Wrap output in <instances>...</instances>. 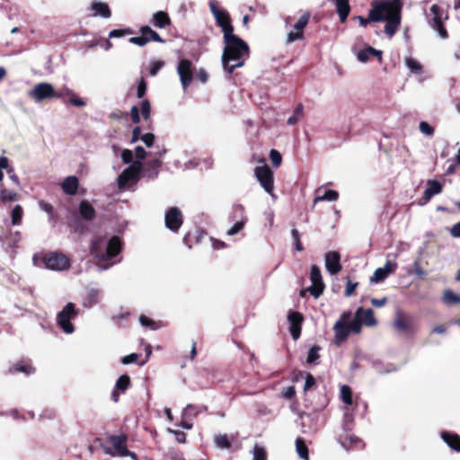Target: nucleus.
I'll return each instance as SVG.
<instances>
[{"label":"nucleus","mask_w":460,"mask_h":460,"mask_svg":"<svg viewBox=\"0 0 460 460\" xmlns=\"http://www.w3.org/2000/svg\"><path fill=\"white\" fill-rule=\"evenodd\" d=\"M209 9L214 15L217 25L222 28L224 35L230 34L234 31L229 13L225 10L219 9L218 3L216 0L209 2Z\"/></svg>","instance_id":"obj_9"},{"label":"nucleus","mask_w":460,"mask_h":460,"mask_svg":"<svg viewBox=\"0 0 460 460\" xmlns=\"http://www.w3.org/2000/svg\"><path fill=\"white\" fill-rule=\"evenodd\" d=\"M32 261L36 267H44L51 270H65L70 267L69 259L66 255L58 252L44 257L34 255Z\"/></svg>","instance_id":"obj_5"},{"label":"nucleus","mask_w":460,"mask_h":460,"mask_svg":"<svg viewBox=\"0 0 460 460\" xmlns=\"http://www.w3.org/2000/svg\"><path fill=\"white\" fill-rule=\"evenodd\" d=\"M270 158L274 167H279L282 162V156L280 153L275 149L270 150Z\"/></svg>","instance_id":"obj_47"},{"label":"nucleus","mask_w":460,"mask_h":460,"mask_svg":"<svg viewBox=\"0 0 460 460\" xmlns=\"http://www.w3.org/2000/svg\"><path fill=\"white\" fill-rule=\"evenodd\" d=\"M177 72L184 91L191 84L195 75L202 84H205L208 77L207 72L202 68L196 73L195 67L190 59H181L177 66Z\"/></svg>","instance_id":"obj_4"},{"label":"nucleus","mask_w":460,"mask_h":460,"mask_svg":"<svg viewBox=\"0 0 460 460\" xmlns=\"http://www.w3.org/2000/svg\"><path fill=\"white\" fill-rule=\"evenodd\" d=\"M161 165V161L158 158L146 164V173L148 177H155L158 174V169Z\"/></svg>","instance_id":"obj_37"},{"label":"nucleus","mask_w":460,"mask_h":460,"mask_svg":"<svg viewBox=\"0 0 460 460\" xmlns=\"http://www.w3.org/2000/svg\"><path fill=\"white\" fill-rule=\"evenodd\" d=\"M353 53L357 56V58H369V56H374L376 58H381L382 51L377 50L371 46L363 43L358 42L352 48Z\"/></svg>","instance_id":"obj_19"},{"label":"nucleus","mask_w":460,"mask_h":460,"mask_svg":"<svg viewBox=\"0 0 460 460\" xmlns=\"http://www.w3.org/2000/svg\"><path fill=\"white\" fill-rule=\"evenodd\" d=\"M397 269V263L387 261L384 267L377 268L373 276L370 277L371 283H379L385 279L390 274L394 273Z\"/></svg>","instance_id":"obj_17"},{"label":"nucleus","mask_w":460,"mask_h":460,"mask_svg":"<svg viewBox=\"0 0 460 460\" xmlns=\"http://www.w3.org/2000/svg\"><path fill=\"white\" fill-rule=\"evenodd\" d=\"M420 131L425 136H432L434 133V128L428 122L421 121L419 125Z\"/></svg>","instance_id":"obj_50"},{"label":"nucleus","mask_w":460,"mask_h":460,"mask_svg":"<svg viewBox=\"0 0 460 460\" xmlns=\"http://www.w3.org/2000/svg\"><path fill=\"white\" fill-rule=\"evenodd\" d=\"M75 315L76 312L73 303L66 304L62 311L58 313L57 322L64 332L70 334L74 332V325L70 321L72 318L75 317Z\"/></svg>","instance_id":"obj_12"},{"label":"nucleus","mask_w":460,"mask_h":460,"mask_svg":"<svg viewBox=\"0 0 460 460\" xmlns=\"http://www.w3.org/2000/svg\"><path fill=\"white\" fill-rule=\"evenodd\" d=\"M130 385V378L124 375L119 377L116 382L115 388L121 390L122 392L126 391Z\"/></svg>","instance_id":"obj_43"},{"label":"nucleus","mask_w":460,"mask_h":460,"mask_svg":"<svg viewBox=\"0 0 460 460\" xmlns=\"http://www.w3.org/2000/svg\"><path fill=\"white\" fill-rule=\"evenodd\" d=\"M334 3L341 22H345L350 12L349 1L334 0Z\"/></svg>","instance_id":"obj_25"},{"label":"nucleus","mask_w":460,"mask_h":460,"mask_svg":"<svg viewBox=\"0 0 460 460\" xmlns=\"http://www.w3.org/2000/svg\"><path fill=\"white\" fill-rule=\"evenodd\" d=\"M351 319V313L347 311L344 312L339 320L336 321L333 331H334V342L336 345L341 344L344 341L347 340L349 331L348 327V323Z\"/></svg>","instance_id":"obj_11"},{"label":"nucleus","mask_w":460,"mask_h":460,"mask_svg":"<svg viewBox=\"0 0 460 460\" xmlns=\"http://www.w3.org/2000/svg\"><path fill=\"white\" fill-rule=\"evenodd\" d=\"M450 234L455 238H460V222L453 225L450 229Z\"/></svg>","instance_id":"obj_64"},{"label":"nucleus","mask_w":460,"mask_h":460,"mask_svg":"<svg viewBox=\"0 0 460 460\" xmlns=\"http://www.w3.org/2000/svg\"><path fill=\"white\" fill-rule=\"evenodd\" d=\"M143 165L139 161L133 162L118 177V187L119 190H127L131 184L136 183L139 179Z\"/></svg>","instance_id":"obj_8"},{"label":"nucleus","mask_w":460,"mask_h":460,"mask_svg":"<svg viewBox=\"0 0 460 460\" xmlns=\"http://www.w3.org/2000/svg\"><path fill=\"white\" fill-rule=\"evenodd\" d=\"M137 358H138V355L137 353H132V354H129L128 356H125L122 358L121 362L124 365H128V364L136 362Z\"/></svg>","instance_id":"obj_60"},{"label":"nucleus","mask_w":460,"mask_h":460,"mask_svg":"<svg viewBox=\"0 0 460 460\" xmlns=\"http://www.w3.org/2000/svg\"><path fill=\"white\" fill-rule=\"evenodd\" d=\"M303 37H304V33L302 31H290L288 34V41L293 42L295 40L303 39Z\"/></svg>","instance_id":"obj_57"},{"label":"nucleus","mask_w":460,"mask_h":460,"mask_svg":"<svg viewBox=\"0 0 460 460\" xmlns=\"http://www.w3.org/2000/svg\"><path fill=\"white\" fill-rule=\"evenodd\" d=\"M164 63L162 61H154L150 64L149 74L154 76L163 67Z\"/></svg>","instance_id":"obj_52"},{"label":"nucleus","mask_w":460,"mask_h":460,"mask_svg":"<svg viewBox=\"0 0 460 460\" xmlns=\"http://www.w3.org/2000/svg\"><path fill=\"white\" fill-rule=\"evenodd\" d=\"M244 223L242 221L236 222L227 232L228 235H234L241 231L243 227Z\"/></svg>","instance_id":"obj_58"},{"label":"nucleus","mask_w":460,"mask_h":460,"mask_svg":"<svg viewBox=\"0 0 460 460\" xmlns=\"http://www.w3.org/2000/svg\"><path fill=\"white\" fill-rule=\"evenodd\" d=\"M101 296V290L97 288H90L87 290L85 296L83 298V305L90 308L99 303Z\"/></svg>","instance_id":"obj_24"},{"label":"nucleus","mask_w":460,"mask_h":460,"mask_svg":"<svg viewBox=\"0 0 460 460\" xmlns=\"http://www.w3.org/2000/svg\"><path fill=\"white\" fill-rule=\"evenodd\" d=\"M28 95L39 102L45 99L60 98L61 94L56 93L53 85L49 83H39L28 93Z\"/></svg>","instance_id":"obj_10"},{"label":"nucleus","mask_w":460,"mask_h":460,"mask_svg":"<svg viewBox=\"0 0 460 460\" xmlns=\"http://www.w3.org/2000/svg\"><path fill=\"white\" fill-rule=\"evenodd\" d=\"M411 318L401 312L396 314L394 327L399 332H408L411 328Z\"/></svg>","instance_id":"obj_23"},{"label":"nucleus","mask_w":460,"mask_h":460,"mask_svg":"<svg viewBox=\"0 0 460 460\" xmlns=\"http://www.w3.org/2000/svg\"><path fill=\"white\" fill-rule=\"evenodd\" d=\"M225 48L221 58H243L249 56L250 49L248 44L234 34L224 35Z\"/></svg>","instance_id":"obj_3"},{"label":"nucleus","mask_w":460,"mask_h":460,"mask_svg":"<svg viewBox=\"0 0 460 460\" xmlns=\"http://www.w3.org/2000/svg\"><path fill=\"white\" fill-rule=\"evenodd\" d=\"M18 193L14 190H7L2 188L0 190V201L2 202H11L18 199Z\"/></svg>","instance_id":"obj_36"},{"label":"nucleus","mask_w":460,"mask_h":460,"mask_svg":"<svg viewBox=\"0 0 460 460\" xmlns=\"http://www.w3.org/2000/svg\"><path fill=\"white\" fill-rule=\"evenodd\" d=\"M34 371L35 369L31 365L25 364L24 362H18L10 368V372H22L26 375H30Z\"/></svg>","instance_id":"obj_39"},{"label":"nucleus","mask_w":460,"mask_h":460,"mask_svg":"<svg viewBox=\"0 0 460 460\" xmlns=\"http://www.w3.org/2000/svg\"><path fill=\"white\" fill-rule=\"evenodd\" d=\"M61 187L66 194L75 195L78 189V179L75 176H68L64 180Z\"/></svg>","instance_id":"obj_28"},{"label":"nucleus","mask_w":460,"mask_h":460,"mask_svg":"<svg viewBox=\"0 0 460 460\" xmlns=\"http://www.w3.org/2000/svg\"><path fill=\"white\" fill-rule=\"evenodd\" d=\"M22 208L21 205H15L12 211V225L19 226L22 223Z\"/></svg>","instance_id":"obj_40"},{"label":"nucleus","mask_w":460,"mask_h":460,"mask_svg":"<svg viewBox=\"0 0 460 460\" xmlns=\"http://www.w3.org/2000/svg\"><path fill=\"white\" fill-rule=\"evenodd\" d=\"M321 193V189H318L316 190V196L314 199V203L320 202V201H334L337 200L339 198V193L336 190H325L323 195Z\"/></svg>","instance_id":"obj_31"},{"label":"nucleus","mask_w":460,"mask_h":460,"mask_svg":"<svg viewBox=\"0 0 460 460\" xmlns=\"http://www.w3.org/2000/svg\"><path fill=\"white\" fill-rule=\"evenodd\" d=\"M309 14H303L300 16V18L297 20V22L294 25V29L296 31H304L305 27L307 25L309 22Z\"/></svg>","instance_id":"obj_46"},{"label":"nucleus","mask_w":460,"mask_h":460,"mask_svg":"<svg viewBox=\"0 0 460 460\" xmlns=\"http://www.w3.org/2000/svg\"><path fill=\"white\" fill-rule=\"evenodd\" d=\"M222 66L225 71L232 74L235 68L243 66V61L241 59H222Z\"/></svg>","instance_id":"obj_33"},{"label":"nucleus","mask_w":460,"mask_h":460,"mask_svg":"<svg viewBox=\"0 0 460 460\" xmlns=\"http://www.w3.org/2000/svg\"><path fill=\"white\" fill-rule=\"evenodd\" d=\"M356 318H358L362 324L367 326H375L376 325V320L374 316V312L372 309H364L362 307L358 308L356 311Z\"/></svg>","instance_id":"obj_22"},{"label":"nucleus","mask_w":460,"mask_h":460,"mask_svg":"<svg viewBox=\"0 0 460 460\" xmlns=\"http://www.w3.org/2000/svg\"><path fill=\"white\" fill-rule=\"evenodd\" d=\"M79 215L83 219L90 221L95 217V209L87 200H83L79 205Z\"/></svg>","instance_id":"obj_29"},{"label":"nucleus","mask_w":460,"mask_h":460,"mask_svg":"<svg viewBox=\"0 0 460 460\" xmlns=\"http://www.w3.org/2000/svg\"><path fill=\"white\" fill-rule=\"evenodd\" d=\"M405 65L411 74L421 75L423 67L418 59H405Z\"/></svg>","instance_id":"obj_34"},{"label":"nucleus","mask_w":460,"mask_h":460,"mask_svg":"<svg viewBox=\"0 0 460 460\" xmlns=\"http://www.w3.org/2000/svg\"><path fill=\"white\" fill-rule=\"evenodd\" d=\"M441 438L450 448L460 452V437L457 434L442 432Z\"/></svg>","instance_id":"obj_27"},{"label":"nucleus","mask_w":460,"mask_h":460,"mask_svg":"<svg viewBox=\"0 0 460 460\" xmlns=\"http://www.w3.org/2000/svg\"><path fill=\"white\" fill-rule=\"evenodd\" d=\"M310 280L312 285L308 288L307 290L311 293V295L317 298L323 294L324 290V284L323 282L320 269L316 265H313L311 267Z\"/></svg>","instance_id":"obj_15"},{"label":"nucleus","mask_w":460,"mask_h":460,"mask_svg":"<svg viewBox=\"0 0 460 460\" xmlns=\"http://www.w3.org/2000/svg\"><path fill=\"white\" fill-rule=\"evenodd\" d=\"M341 400L348 405L352 404V394L351 390L348 385H342L341 387Z\"/></svg>","instance_id":"obj_42"},{"label":"nucleus","mask_w":460,"mask_h":460,"mask_svg":"<svg viewBox=\"0 0 460 460\" xmlns=\"http://www.w3.org/2000/svg\"><path fill=\"white\" fill-rule=\"evenodd\" d=\"M121 159L124 164H132L133 153L129 149H124L121 154Z\"/></svg>","instance_id":"obj_56"},{"label":"nucleus","mask_w":460,"mask_h":460,"mask_svg":"<svg viewBox=\"0 0 460 460\" xmlns=\"http://www.w3.org/2000/svg\"><path fill=\"white\" fill-rule=\"evenodd\" d=\"M432 18L429 20L430 27L435 30L442 39L448 38V32L444 25L442 11L438 4H433L430 7Z\"/></svg>","instance_id":"obj_13"},{"label":"nucleus","mask_w":460,"mask_h":460,"mask_svg":"<svg viewBox=\"0 0 460 460\" xmlns=\"http://www.w3.org/2000/svg\"><path fill=\"white\" fill-rule=\"evenodd\" d=\"M358 443H360V440L353 436L347 437L344 441H341L342 447L348 449L352 446H356Z\"/></svg>","instance_id":"obj_51"},{"label":"nucleus","mask_w":460,"mask_h":460,"mask_svg":"<svg viewBox=\"0 0 460 460\" xmlns=\"http://www.w3.org/2000/svg\"><path fill=\"white\" fill-rule=\"evenodd\" d=\"M402 0H374L367 18L357 16L361 26H367L370 22L385 21V33L392 38L397 31L402 18Z\"/></svg>","instance_id":"obj_1"},{"label":"nucleus","mask_w":460,"mask_h":460,"mask_svg":"<svg viewBox=\"0 0 460 460\" xmlns=\"http://www.w3.org/2000/svg\"><path fill=\"white\" fill-rule=\"evenodd\" d=\"M442 300L447 305H455L460 303V296L454 293L452 290L447 289L444 292Z\"/></svg>","instance_id":"obj_38"},{"label":"nucleus","mask_w":460,"mask_h":460,"mask_svg":"<svg viewBox=\"0 0 460 460\" xmlns=\"http://www.w3.org/2000/svg\"><path fill=\"white\" fill-rule=\"evenodd\" d=\"M315 384V379L311 374H306L305 382V390L310 389Z\"/></svg>","instance_id":"obj_61"},{"label":"nucleus","mask_w":460,"mask_h":460,"mask_svg":"<svg viewBox=\"0 0 460 460\" xmlns=\"http://www.w3.org/2000/svg\"><path fill=\"white\" fill-rule=\"evenodd\" d=\"M153 23L157 28H164L171 23L170 17L167 13L158 11L153 15Z\"/></svg>","instance_id":"obj_30"},{"label":"nucleus","mask_w":460,"mask_h":460,"mask_svg":"<svg viewBox=\"0 0 460 460\" xmlns=\"http://www.w3.org/2000/svg\"><path fill=\"white\" fill-rule=\"evenodd\" d=\"M215 444L218 448H229L230 442L226 435H217L215 437Z\"/></svg>","instance_id":"obj_44"},{"label":"nucleus","mask_w":460,"mask_h":460,"mask_svg":"<svg viewBox=\"0 0 460 460\" xmlns=\"http://www.w3.org/2000/svg\"><path fill=\"white\" fill-rule=\"evenodd\" d=\"M141 140L147 147H150L154 144L155 136L152 133H146L141 137Z\"/></svg>","instance_id":"obj_54"},{"label":"nucleus","mask_w":460,"mask_h":460,"mask_svg":"<svg viewBox=\"0 0 460 460\" xmlns=\"http://www.w3.org/2000/svg\"><path fill=\"white\" fill-rule=\"evenodd\" d=\"M135 155H136L137 161L140 162L141 160H143L146 157V152L142 146H138L135 148Z\"/></svg>","instance_id":"obj_63"},{"label":"nucleus","mask_w":460,"mask_h":460,"mask_svg":"<svg viewBox=\"0 0 460 460\" xmlns=\"http://www.w3.org/2000/svg\"><path fill=\"white\" fill-rule=\"evenodd\" d=\"M141 35L137 37H132L129 39V42L138 45L145 46L147 42L153 40L156 42H164V40L160 37V35L152 30L149 26L145 25L142 26L139 30Z\"/></svg>","instance_id":"obj_14"},{"label":"nucleus","mask_w":460,"mask_h":460,"mask_svg":"<svg viewBox=\"0 0 460 460\" xmlns=\"http://www.w3.org/2000/svg\"><path fill=\"white\" fill-rule=\"evenodd\" d=\"M69 102L76 107H84L86 105L85 102L80 99L77 95L75 93L71 95L69 99Z\"/></svg>","instance_id":"obj_55"},{"label":"nucleus","mask_w":460,"mask_h":460,"mask_svg":"<svg viewBox=\"0 0 460 460\" xmlns=\"http://www.w3.org/2000/svg\"><path fill=\"white\" fill-rule=\"evenodd\" d=\"M296 450L303 460H309L308 448L302 438L296 439Z\"/></svg>","instance_id":"obj_35"},{"label":"nucleus","mask_w":460,"mask_h":460,"mask_svg":"<svg viewBox=\"0 0 460 460\" xmlns=\"http://www.w3.org/2000/svg\"><path fill=\"white\" fill-rule=\"evenodd\" d=\"M207 408L203 406H196L188 404L182 411V419H189L197 416L199 413L206 411Z\"/></svg>","instance_id":"obj_32"},{"label":"nucleus","mask_w":460,"mask_h":460,"mask_svg":"<svg viewBox=\"0 0 460 460\" xmlns=\"http://www.w3.org/2000/svg\"><path fill=\"white\" fill-rule=\"evenodd\" d=\"M357 287H358V282H352L350 280H348L347 284H346L345 296H352Z\"/></svg>","instance_id":"obj_53"},{"label":"nucleus","mask_w":460,"mask_h":460,"mask_svg":"<svg viewBox=\"0 0 460 460\" xmlns=\"http://www.w3.org/2000/svg\"><path fill=\"white\" fill-rule=\"evenodd\" d=\"M341 254L336 251L328 252L325 254V268L332 274H337L341 270Z\"/></svg>","instance_id":"obj_18"},{"label":"nucleus","mask_w":460,"mask_h":460,"mask_svg":"<svg viewBox=\"0 0 460 460\" xmlns=\"http://www.w3.org/2000/svg\"><path fill=\"white\" fill-rule=\"evenodd\" d=\"M133 32H134L133 30L130 28L116 29V30L111 31L109 33V38L123 37V36H127V35H131V34H133Z\"/></svg>","instance_id":"obj_45"},{"label":"nucleus","mask_w":460,"mask_h":460,"mask_svg":"<svg viewBox=\"0 0 460 460\" xmlns=\"http://www.w3.org/2000/svg\"><path fill=\"white\" fill-rule=\"evenodd\" d=\"M290 323V333L294 340H297L301 334V323L303 317L301 314L297 312H291L288 316Z\"/></svg>","instance_id":"obj_20"},{"label":"nucleus","mask_w":460,"mask_h":460,"mask_svg":"<svg viewBox=\"0 0 460 460\" xmlns=\"http://www.w3.org/2000/svg\"><path fill=\"white\" fill-rule=\"evenodd\" d=\"M91 9L93 11V16L100 15L103 18H110L111 16V11L106 3L93 2L91 4Z\"/></svg>","instance_id":"obj_26"},{"label":"nucleus","mask_w":460,"mask_h":460,"mask_svg":"<svg viewBox=\"0 0 460 460\" xmlns=\"http://www.w3.org/2000/svg\"><path fill=\"white\" fill-rule=\"evenodd\" d=\"M108 442L111 447L102 445V447L105 454L112 456H130L132 459L137 460V455L130 452L126 447V438L122 436H111Z\"/></svg>","instance_id":"obj_6"},{"label":"nucleus","mask_w":460,"mask_h":460,"mask_svg":"<svg viewBox=\"0 0 460 460\" xmlns=\"http://www.w3.org/2000/svg\"><path fill=\"white\" fill-rule=\"evenodd\" d=\"M361 325H362V323L360 322V320L358 318L355 317L354 320H352V321L349 320V322L348 323L349 331L355 332V333H359L361 331Z\"/></svg>","instance_id":"obj_49"},{"label":"nucleus","mask_w":460,"mask_h":460,"mask_svg":"<svg viewBox=\"0 0 460 460\" xmlns=\"http://www.w3.org/2000/svg\"><path fill=\"white\" fill-rule=\"evenodd\" d=\"M39 205H40V208H41V210L45 211L50 217H52V215H53V207H52V205H50L49 203H46L44 201H40L39 203Z\"/></svg>","instance_id":"obj_62"},{"label":"nucleus","mask_w":460,"mask_h":460,"mask_svg":"<svg viewBox=\"0 0 460 460\" xmlns=\"http://www.w3.org/2000/svg\"><path fill=\"white\" fill-rule=\"evenodd\" d=\"M442 184L436 180H429L426 184L424 196L422 198L421 205H424L429 201L432 196L439 194L442 191Z\"/></svg>","instance_id":"obj_21"},{"label":"nucleus","mask_w":460,"mask_h":460,"mask_svg":"<svg viewBox=\"0 0 460 460\" xmlns=\"http://www.w3.org/2000/svg\"><path fill=\"white\" fill-rule=\"evenodd\" d=\"M121 249L120 241L114 236L108 243L99 238L92 243V253L101 261H108L116 256Z\"/></svg>","instance_id":"obj_2"},{"label":"nucleus","mask_w":460,"mask_h":460,"mask_svg":"<svg viewBox=\"0 0 460 460\" xmlns=\"http://www.w3.org/2000/svg\"><path fill=\"white\" fill-rule=\"evenodd\" d=\"M319 350H320V348L317 346H314L313 348L310 349L308 355H307V358H306V362L308 364L314 363L315 360L318 359Z\"/></svg>","instance_id":"obj_48"},{"label":"nucleus","mask_w":460,"mask_h":460,"mask_svg":"<svg viewBox=\"0 0 460 460\" xmlns=\"http://www.w3.org/2000/svg\"><path fill=\"white\" fill-rule=\"evenodd\" d=\"M254 175L259 181L261 188L276 199L277 196L274 194V176L273 172L262 160L261 165H257L254 169Z\"/></svg>","instance_id":"obj_7"},{"label":"nucleus","mask_w":460,"mask_h":460,"mask_svg":"<svg viewBox=\"0 0 460 460\" xmlns=\"http://www.w3.org/2000/svg\"><path fill=\"white\" fill-rule=\"evenodd\" d=\"M141 113L145 119H148L150 115V104L147 101H143L141 104Z\"/></svg>","instance_id":"obj_59"},{"label":"nucleus","mask_w":460,"mask_h":460,"mask_svg":"<svg viewBox=\"0 0 460 460\" xmlns=\"http://www.w3.org/2000/svg\"><path fill=\"white\" fill-rule=\"evenodd\" d=\"M252 460H267V453L264 447L256 444L252 451Z\"/></svg>","instance_id":"obj_41"},{"label":"nucleus","mask_w":460,"mask_h":460,"mask_svg":"<svg viewBox=\"0 0 460 460\" xmlns=\"http://www.w3.org/2000/svg\"><path fill=\"white\" fill-rule=\"evenodd\" d=\"M165 226L172 232H177L182 225V215L177 208H171L165 214Z\"/></svg>","instance_id":"obj_16"}]
</instances>
